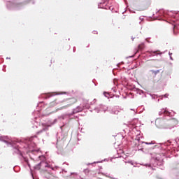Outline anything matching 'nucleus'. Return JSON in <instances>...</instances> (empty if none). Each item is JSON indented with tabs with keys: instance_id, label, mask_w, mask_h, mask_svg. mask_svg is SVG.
<instances>
[{
	"instance_id": "nucleus-25",
	"label": "nucleus",
	"mask_w": 179,
	"mask_h": 179,
	"mask_svg": "<svg viewBox=\"0 0 179 179\" xmlns=\"http://www.w3.org/2000/svg\"><path fill=\"white\" fill-rule=\"evenodd\" d=\"M148 149H159V145H154L148 147Z\"/></svg>"
},
{
	"instance_id": "nucleus-4",
	"label": "nucleus",
	"mask_w": 179,
	"mask_h": 179,
	"mask_svg": "<svg viewBox=\"0 0 179 179\" xmlns=\"http://www.w3.org/2000/svg\"><path fill=\"white\" fill-rule=\"evenodd\" d=\"M6 3L7 8L10 10H17L19 9H22L24 6L23 2L19 0H14L13 1H10L9 0H4Z\"/></svg>"
},
{
	"instance_id": "nucleus-31",
	"label": "nucleus",
	"mask_w": 179,
	"mask_h": 179,
	"mask_svg": "<svg viewBox=\"0 0 179 179\" xmlns=\"http://www.w3.org/2000/svg\"><path fill=\"white\" fill-rule=\"evenodd\" d=\"M107 95H108V93H107L106 92H104L103 96H105V97H108V96H107Z\"/></svg>"
},
{
	"instance_id": "nucleus-14",
	"label": "nucleus",
	"mask_w": 179,
	"mask_h": 179,
	"mask_svg": "<svg viewBox=\"0 0 179 179\" xmlns=\"http://www.w3.org/2000/svg\"><path fill=\"white\" fill-rule=\"evenodd\" d=\"M80 111H83V107L77 106L76 108L73 109V112L71 113L67 114V115L71 117V115H73V114H78V113H80Z\"/></svg>"
},
{
	"instance_id": "nucleus-34",
	"label": "nucleus",
	"mask_w": 179,
	"mask_h": 179,
	"mask_svg": "<svg viewBox=\"0 0 179 179\" xmlns=\"http://www.w3.org/2000/svg\"><path fill=\"white\" fill-rule=\"evenodd\" d=\"M176 143H178V145H179V139H176Z\"/></svg>"
},
{
	"instance_id": "nucleus-8",
	"label": "nucleus",
	"mask_w": 179,
	"mask_h": 179,
	"mask_svg": "<svg viewBox=\"0 0 179 179\" xmlns=\"http://www.w3.org/2000/svg\"><path fill=\"white\" fill-rule=\"evenodd\" d=\"M70 100H71L70 103H71L58 108L57 109H56L55 112L59 111L61 110H66V108H68L69 107H71L72 104H75V103H76V99L75 98H71Z\"/></svg>"
},
{
	"instance_id": "nucleus-7",
	"label": "nucleus",
	"mask_w": 179,
	"mask_h": 179,
	"mask_svg": "<svg viewBox=\"0 0 179 179\" xmlns=\"http://www.w3.org/2000/svg\"><path fill=\"white\" fill-rule=\"evenodd\" d=\"M42 166H43L44 167H47L48 169H51L52 170H54V168L51 167V165H50L45 162H41L37 165H36L34 166V169L40 170V169H41Z\"/></svg>"
},
{
	"instance_id": "nucleus-38",
	"label": "nucleus",
	"mask_w": 179,
	"mask_h": 179,
	"mask_svg": "<svg viewBox=\"0 0 179 179\" xmlns=\"http://www.w3.org/2000/svg\"><path fill=\"white\" fill-rule=\"evenodd\" d=\"M170 59L171 60V61H173V57H171V56H170Z\"/></svg>"
},
{
	"instance_id": "nucleus-44",
	"label": "nucleus",
	"mask_w": 179,
	"mask_h": 179,
	"mask_svg": "<svg viewBox=\"0 0 179 179\" xmlns=\"http://www.w3.org/2000/svg\"><path fill=\"white\" fill-rule=\"evenodd\" d=\"M32 178L34 179V176L32 175Z\"/></svg>"
},
{
	"instance_id": "nucleus-6",
	"label": "nucleus",
	"mask_w": 179,
	"mask_h": 179,
	"mask_svg": "<svg viewBox=\"0 0 179 179\" xmlns=\"http://www.w3.org/2000/svg\"><path fill=\"white\" fill-rule=\"evenodd\" d=\"M143 145H155V143L153 142H144V141H138V143H136V146L137 148V150H143L144 146Z\"/></svg>"
},
{
	"instance_id": "nucleus-43",
	"label": "nucleus",
	"mask_w": 179,
	"mask_h": 179,
	"mask_svg": "<svg viewBox=\"0 0 179 179\" xmlns=\"http://www.w3.org/2000/svg\"><path fill=\"white\" fill-rule=\"evenodd\" d=\"M146 40V41L148 42V43H149V41H148V38L147 39H145Z\"/></svg>"
},
{
	"instance_id": "nucleus-1",
	"label": "nucleus",
	"mask_w": 179,
	"mask_h": 179,
	"mask_svg": "<svg viewBox=\"0 0 179 179\" xmlns=\"http://www.w3.org/2000/svg\"><path fill=\"white\" fill-rule=\"evenodd\" d=\"M34 139H37V136H34L31 137L29 139V143L26 147L27 153L29 155V157H31V159H32L33 160H34V156H36V155H37V153L40 152V149L36 148V145L34 141Z\"/></svg>"
},
{
	"instance_id": "nucleus-42",
	"label": "nucleus",
	"mask_w": 179,
	"mask_h": 179,
	"mask_svg": "<svg viewBox=\"0 0 179 179\" xmlns=\"http://www.w3.org/2000/svg\"><path fill=\"white\" fill-rule=\"evenodd\" d=\"M159 101H160V99H157V103H159Z\"/></svg>"
},
{
	"instance_id": "nucleus-5",
	"label": "nucleus",
	"mask_w": 179,
	"mask_h": 179,
	"mask_svg": "<svg viewBox=\"0 0 179 179\" xmlns=\"http://www.w3.org/2000/svg\"><path fill=\"white\" fill-rule=\"evenodd\" d=\"M61 94H68V92H60V93H57V92H51V93H47V94H43L41 95V97L43 99H49V97H52L54 96H59Z\"/></svg>"
},
{
	"instance_id": "nucleus-13",
	"label": "nucleus",
	"mask_w": 179,
	"mask_h": 179,
	"mask_svg": "<svg viewBox=\"0 0 179 179\" xmlns=\"http://www.w3.org/2000/svg\"><path fill=\"white\" fill-rule=\"evenodd\" d=\"M32 128H38L40 127V117H35L31 120Z\"/></svg>"
},
{
	"instance_id": "nucleus-49",
	"label": "nucleus",
	"mask_w": 179,
	"mask_h": 179,
	"mask_svg": "<svg viewBox=\"0 0 179 179\" xmlns=\"http://www.w3.org/2000/svg\"><path fill=\"white\" fill-rule=\"evenodd\" d=\"M113 179H115V178H113Z\"/></svg>"
},
{
	"instance_id": "nucleus-22",
	"label": "nucleus",
	"mask_w": 179,
	"mask_h": 179,
	"mask_svg": "<svg viewBox=\"0 0 179 179\" xmlns=\"http://www.w3.org/2000/svg\"><path fill=\"white\" fill-rule=\"evenodd\" d=\"M104 3H106L105 2H101L98 4V8L99 9H103L104 8Z\"/></svg>"
},
{
	"instance_id": "nucleus-45",
	"label": "nucleus",
	"mask_w": 179,
	"mask_h": 179,
	"mask_svg": "<svg viewBox=\"0 0 179 179\" xmlns=\"http://www.w3.org/2000/svg\"><path fill=\"white\" fill-rule=\"evenodd\" d=\"M109 9H113V8L110 7Z\"/></svg>"
},
{
	"instance_id": "nucleus-47",
	"label": "nucleus",
	"mask_w": 179,
	"mask_h": 179,
	"mask_svg": "<svg viewBox=\"0 0 179 179\" xmlns=\"http://www.w3.org/2000/svg\"><path fill=\"white\" fill-rule=\"evenodd\" d=\"M73 51L75 52V48H73Z\"/></svg>"
},
{
	"instance_id": "nucleus-46",
	"label": "nucleus",
	"mask_w": 179,
	"mask_h": 179,
	"mask_svg": "<svg viewBox=\"0 0 179 179\" xmlns=\"http://www.w3.org/2000/svg\"><path fill=\"white\" fill-rule=\"evenodd\" d=\"M130 163H131V164H134L132 163V162H131Z\"/></svg>"
},
{
	"instance_id": "nucleus-40",
	"label": "nucleus",
	"mask_w": 179,
	"mask_h": 179,
	"mask_svg": "<svg viewBox=\"0 0 179 179\" xmlns=\"http://www.w3.org/2000/svg\"><path fill=\"white\" fill-rule=\"evenodd\" d=\"M118 157H121V156H119V157H115V159H118Z\"/></svg>"
},
{
	"instance_id": "nucleus-48",
	"label": "nucleus",
	"mask_w": 179,
	"mask_h": 179,
	"mask_svg": "<svg viewBox=\"0 0 179 179\" xmlns=\"http://www.w3.org/2000/svg\"><path fill=\"white\" fill-rule=\"evenodd\" d=\"M161 170H163V168H160Z\"/></svg>"
},
{
	"instance_id": "nucleus-28",
	"label": "nucleus",
	"mask_w": 179,
	"mask_h": 179,
	"mask_svg": "<svg viewBox=\"0 0 179 179\" xmlns=\"http://www.w3.org/2000/svg\"><path fill=\"white\" fill-rule=\"evenodd\" d=\"M58 119L59 120H65V115H63L59 116Z\"/></svg>"
},
{
	"instance_id": "nucleus-12",
	"label": "nucleus",
	"mask_w": 179,
	"mask_h": 179,
	"mask_svg": "<svg viewBox=\"0 0 179 179\" xmlns=\"http://www.w3.org/2000/svg\"><path fill=\"white\" fill-rule=\"evenodd\" d=\"M147 53L148 54V57H155L157 55H162V54H164L163 52H160L159 50H151V51H147Z\"/></svg>"
},
{
	"instance_id": "nucleus-41",
	"label": "nucleus",
	"mask_w": 179,
	"mask_h": 179,
	"mask_svg": "<svg viewBox=\"0 0 179 179\" xmlns=\"http://www.w3.org/2000/svg\"><path fill=\"white\" fill-rule=\"evenodd\" d=\"M6 59H10V57H6Z\"/></svg>"
},
{
	"instance_id": "nucleus-19",
	"label": "nucleus",
	"mask_w": 179,
	"mask_h": 179,
	"mask_svg": "<svg viewBox=\"0 0 179 179\" xmlns=\"http://www.w3.org/2000/svg\"><path fill=\"white\" fill-rule=\"evenodd\" d=\"M109 112L110 113V114H115V115H117V114L120 113V110H118V107L116 106L109 110Z\"/></svg>"
},
{
	"instance_id": "nucleus-36",
	"label": "nucleus",
	"mask_w": 179,
	"mask_h": 179,
	"mask_svg": "<svg viewBox=\"0 0 179 179\" xmlns=\"http://www.w3.org/2000/svg\"><path fill=\"white\" fill-rule=\"evenodd\" d=\"M169 57H171V55H173V53H171V52H169Z\"/></svg>"
},
{
	"instance_id": "nucleus-21",
	"label": "nucleus",
	"mask_w": 179,
	"mask_h": 179,
	"mask_svg": "<svg viewBox=\"0 0 179 179\" xmlns=\"http://www.w3.org/2000/svg\"><path fill=\"white\" fill-rule=\"evenodd\" d=\"M59 103L57 102V101H53L50 102V107H55V106H57Z\"/></svg>"
},
{
	"instance_id": "nucleus-30",
	"label": "nucleus",
	"mask_w": 179,
	"mask_h": 179,
	"mask_svg": "<svg viewBox=\"0 0 179 179\" xmlns=\"http://www.w3.org/2000/svg\"><path fill=\"white\" fill-rule=\"evenodd\" d=\"M85 108H90V104L87 103V104L85 105Z\"/></svg>"
},
{
	"instance_id": "nucleus-26",
	"label": "nucleus",
	"mask_w": 179,
	"mask_h": 179,
	"mask_svg": "<svg viewBox=\"0 0 179 179\" xmlns=\"http://www.w3.org/2000/svg\"><path fill=\"white\" fill-rule=\"evenodd\" d=\"M57 122H58V120L55 119L52 122H50V125H54V124H57Z\"/></svg>"
},
{
	"instance_id": "nucleus-37",
	"label": "nucleus",
	"mask_w": 179,
	"mask_h": 179,
	"mask_svg": "<svg viewBox=\"0 0 179 179\" xmlns=\"http://www.w3.org/2000/svg\"><path fill=\"white\" fill-rule=\"evenodd\" d=\"M94 34H97V31H94Z\"/></svg>"
},
{
	"instance_id": "nucleus-9",
	"label": "nucleus",
	"mask_w": 179,
	"mask_h": 179,
	"mask_svg": "<svg viewBox=\"0 0 179 179\" xmlns=\"http://www.w3.org/2000/svg\"><path fill=\"white\" fill-rule=\"evenodd\" d=\"M159 115H164L165 120H170L169 117L171 115V113H170L169 110H167V108L162 109L161 111L159 113Z\"/></svg>"
},
{
	"instance_id": "nucleus-2",
	"label": "nucleus",
	"mask_w": 179,
	"mask_h": 179,
	"mask_svg": "<svg viewBox=\"0 0 179 179\" xmlns=\"http://www.w3.org/2000/svg\"><path fill=\"white\" fill-rule=\"evenodd\" d=\"M17 142L15 141H11L10 143L8 144V146H10V148H13V155H17V156H21V157H23L24 162L27 163V166L30 167V163H29V159L24 157H23V154L22 153V151L19 149V145L16 144Z\"/></svg>"
},
{
	"instance_id": "nucleus-15",
	"label": "nucleus",
	"mask_w": 179,
	"mask_h": 179,
	"mask_svg": "<svg viewBox=\"0 0 179 179\" xmlns=\"http://www.w3.org/2000/svg\"><path fill=\"white\" fill-rule=\"evenodd\" d=\"M163 124H164V122H163V119H162V118H157L155 120V125H156L157 128H164L163 127Z\"/></svg>"
},
{
	"instance_id": "nucleus-32",
	"label": "nucleus",
	"mask_w": 179,
	"mask_h": 179,
	"mask_svg": "<svg viewBox=\"0 0 179 179\" xmlns=\"http://www.w3.org/2000/svg\"><path fill=\"white\" fill-rule=\"evenodd\" d=\"M43 131H45V128H43L42 130H41L40 131H38V134H40V133L42 132Z\"/></svg>"
},
{
	"instance_id": "nucleus-33",
	"label": "nucleus",
	"mask_w": 179,
	"mask_h": 179,
	"mask_svg": "<svg viewBox=\"0 0 179 179\" xmlns=\"http://www.w3.org/2000/svg\"><path fill=\"white\" fill-rule=\"evenodd\" d=\"M131 111H134V114H136V111H135V109H131Z\"/></svg>"
},
{
	"instance_id": "nucleus-20",
	"label": "nucleus",
	"mask_w": 179,
	"mask_h": 179,
	"mask_svg": "<svg viewBox=\"0 0 179 179\" xmlns=\"http://www.w3.org/2000/svg\"><path fill=\"white\" fill-rule=\"evenodd\" d=\"M66 138V136L65 134H61V136L59 137V138L57 139V142H59L61 141H64Z\"/></svg>"
},
{
	"instance_id": "nucleus-35",
	"label": "nucleus",
	"mask_w": 179,
	"mask_h": 179,
	"mask_svg": "<svg viewBox=\"0 0 179 179\" xmlns=\"http://www.w3.org/2000/svg\"><path fill=\"white\" fill-rule=\"evenodd\" d=\"M89 171V170L87 169H84V173H87Z\"/></svg>"
},
{
	"instance_id": "nucleus-11",
	"label": "nucleus",
	"mask_w": 179,
	"mask_h": 179,
	"mask_svg": "<svg viewBox=\"0 0 179 179\" xmlns=\"http://www.w3.org/2000/svg\"><path fill=\"white\" fill-rule=\"evenodd\" d=\"M132 91L141 96V97H146V93L143 90L134 87Z\"/></svg>"
},
{
	"instance_id": "nucleus-24",
	"label": "nucleus",
	"mask_w": 179,
	"mask_h": 179,
	"mask_svg": "<svg viewBox=\"0 0 179 179\" xmlns=\"http://www.w3.org/2000/svg\"><path fill=\"white\" fill-rule=\"evenodd\" d=\"M161 100H163V98L167 99L169 97V94H165L164 95H161L159 96Z\"/></svg>"
},
{
	"instance_id": "nucleus-18",
	"label": "nucleus",
	"mask_w": 179,
	"mask_h": 179,
	"mask_svg": "<svg viewBox=\"0 0 179 179\" xmlns=\"http://www.w3.org/2000/svg\"><path fill=\"white\" fill-rule=\"evenodd\" d=\"M8 139V136H0V141L4 142V143H6L7 146H9V144L10 143V141H6Z\"/></svg>"
},
{
	"instance_id": "nucleus-27",
	"label": "nucleus",
	"mask_w": 179,
	"mask_h": 179,
	"mask_svg": "<svg viewBox=\"0 0 179 179\" xmlns=\"http://www.w3.org/2000/svg\"><path fill=\"white\" fill-rule=\"evenodd\" d=\"M139 20H141V21L139 22V24H142V22H143V20H145V19L143 18V17L141 16V17H139Z\"/></svg>"
},
{
	"instance_id": "nucleus-16",
	"label": "nucleus",
	"mask_w": 179,
	"mask_h": 179,
	"mask_svg": "<svg viewBox=\"0 0 179 179\" xmlns=\"http://www.w3.org/2000/svg\"><path fill=\"white\" fill-rule=\"evenodd\" d=\"M157 73H160V70H149L148 74L152 78H155Z\"/></svg>"
},
{
	"instance_id": "nucleus-17",
	"label": "nucleus",
	"mask_w": 179,
	"mask_h": 179,
	"mask_svg": "<svg viewBox=\"0 0 179 179\" xmlns=\"http://www.w3.org/2000/svg\"><path fill=\"white\" fill-rule=\"evenodd\" d=\"M169 124H171V127L168 128H169V129H171V128H174V127H176V125L178 124V120L173 118L169 121Z\"/></svg>"
},
{
	"instance_id": "nucleus-23",
	"label": "nucleus",
	"mask_w": 179,
	"mask_h": 179,
	"mask_svg": "<svg viewBox=\"0 0 179 179\" xmlns=\"http://www.w3.org/2000/svg\"><path fill=\"white\" fill-rule=\"evenodd\" d=\"M138 50H143L145 48V43H141L138 46Z\"/></svg>"
},
{
	"instance_id": "nucleus-29",
	"label": "nucleus",
	"mask_w": 179,
	"mask_h": 179,
	"mask_svg": "<svg viewBox=\"0 0 179 179\" xmlns=\"http://www.w3.org/2000/svg\"><path fill=\"white\" fill-rule=\"evenodd\" d=\"M149 94L152 97V99H153L154 100H155V99H156V96H157L156 94Z\"/></svg>"
},
{
	"instance_id": "nucleus-3",
	"label": "nucleus",
	"mask_w": 179,
	"mask_h": 179,
	"mask_svg": "<svg viewBox=\"0 0 179 179\" xmlns=\"http://www.w3.org/2000/svg\"><path fill=\"white\" fill-rule=\"evenodd\" d=\"M150 155V164H152L154 167L163 166V156L161 154L153 152Z\"/></svg>"
},
{
	"instance_id": "nucleus-39",
	"label": "nucleus",
	"mask_w": 179,
	"mask_h": 179,
	"mask_svg": "<svg viewBox=\"0 0 179 179\" xmlns=\"http://www.w3.org/2000/svg\"><path fill=\"white\" fill-rule=\"evenodd\" d=\"M131 40H132V41H134V40H135V38L131 37Z\"/></svg>"
},
{
	"instance_id": "nucleus-10",
	"label": "nucleus",
	"mask_w": 179,
	"mask_h": 179,
	"mask_svg": "<svg viewBox=\"0 0 179 179\" xmlns=\"http://www.w3.org/2000/svg\"><path fill=\"white\" fill-rule=\"evenodd\" d=\"M94 110L96 111V113H101V111L106 113L108 110V107L104 105H99V106L94 108Z\"/></svg>"
}]
</instances>
